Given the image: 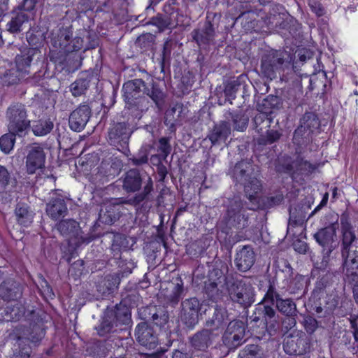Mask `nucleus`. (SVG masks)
Returning a JSON list of instances; mask_svg holds the SVG:
<instances>
[{"label": "nucleus", "mask_w": 358, "mask_h": 358, "mask_svg": "<svg viewBox=\"0 0 358 358\" xmlns=\"http://www.w3.org/2000/svg\"><path fill=\"white\" fill-rule=\"evenodd\" d=\"M249 203L244 201L240 196H234L229 199L225 213L220 221L226 228L235 229L239 232L234 236L236 241H240L243 234L241 231L250 225V214L248 210H255L260 206L259 198L251 200Z\"/></svg>", "instance_id": "f257e3e1"}, {"label": "nucleus", "mask_w": 358, "mask_h": 358, "mask_svg": "<svg viewBox=\"0 0 358 358\" xmlns=\"http://www.w3.org/2000/svg\"><path fill=\"white\" fill-rule=\"evenodd\" d=\"M258 173L259 167L251 160L245 159L238 162L231 167L228 174L236 185L239 184L243 187L245 196L254 200L259 198L262 191V183L257 178Z\"/></svg>", "instance_id": "f03ea898"}, {"label": "nucleus", "mask_w": 358, "mask_h": 358, "mask_svg": "<svg viewBox=\"0 0 358 358\" xmlns=\"http://www.w3.org/2000/svg\"><path fill=\"white\" fill-rule=\"evenodd\" d=\"M73 31L70 28H61L51 39L52 45L64 55V62L71 70H77L82 65L83 56L80 52L83 47V39L80 37L72 38Z\"/></svg>", "instance_id": "7ed1b4c3"}, {"label": "nucleus", "mask_w": 358, "mask_h": 358, "mask_svg": "<svg viewBox=\"0 0 358 358\" xmlns=\"http://www.w3.org/2000/svg\"><path fill=\"white\" fill-rule=\"evenodd\" d=\"M341 257L343 266L349 270H358V250H351L358 239V226L352 225L350 213L344 211L340 217Z\"/></svg>", "instance_id": "20e7f679"}, {"label": "nucleus", "mask_w": 358, "mask_h": 358, "mask_svg": "<svg viewBox=\"0 0 358 358\" xmlns=\"http://www.w3.org/2000/svg\"><path fill=\"white\" fill-rule=\"evenodd\" d=\"M145 81L142 78H135L125 82L122 85V96L125 108L130 111L134 119L139 120L144 113L148 111L151 103L144 95Z\"/></svg>", "instance_id": "39448f33"}, {"label": "nucleus", "mask_w": 358, "mask_h": 358, "mask_svg": "<svg viewBox=\"0 0 358 358\" xmlns=\"http://www.w3.org/2000/svg\"><path fill=\"white\" fill-rule=\"evenodd\" d=\"M285 55L286 53L280 50L265 51L261 57V76L270 80L280 77L289 65L285 59Z\"/></svg>", "instance_id": "423d86ee"}, {"label": "nucleus", "mask_w": 358, "mask_h": 358, "mask_svg": "<svg viewBox=\"0 0 358 358\" xmlns=\"http://www.w3.org/2000/svg\"><path fill=\"white\" fill-rule=\"evenodd\" d=\"M136 129V122H129V120L114 123L108 130V143L123 153L129 152L130 137Z\"/></svg>", "instance_id": "0eeeda50"}, {"label": "nucleus", "mask_w": 358, "mask_h": 358, "mask_svg": "<svg viewBox=\"0 0 358 358\" xmlns=\"http://www.w3.org/2000/svg\"><path fill=\"white\" fill-rule=\"evenodd\" d=\"M231 301L243 308H248L255 302V290L252 285L243 279L229 280L225 282Z\"/></svg>", "instance_id": "6e6552de"}, {"label": "nucleus", "mask_w": 358, "mask_h": 358, "mask_svg": "<svg viewBox=\"0 0 358 358\" xmlns=\"http://www.w3.org/2000/svg\"><path fill=\"white\" fill-rule=\"evenodd\" d=\"M6 117L8 129L17 133L19 137L25 136L31 126L25 105L21 103H12L6 110Z\"/></svg>", "instance_id": "1a4fd4ad"}, {"label": "nucleus", "mask_w": 358, "mask_h": 358, "mask_svg": "<svg viewBox=\"0 0 358 358\" xmlns=\"http://www.w3.org/2000/svg\"><path fill=\"white\" fill-rule=\"evenodd\" d=\"M310 206L306 203H298L292 205L289 208V220L287 225V234L293 236H302L306 229V222L310 219L307 217Z\"/></svg>", "instance_id": "9d476101"}, {"label": "nucleus", "mask_w": 358, "mask_h": 358, "mask_svg": "<svg viewBox=\"0 0 358 358\" xmlns=\"http://www.w3.org/2000/svg\"><path fill=\"white\" fill-rule=\"evenodd\" d=\"M245 325L240 320L230 321L223 333L221 341L228 352L234 351L245 342Z\"/></svg>", "instance_id": "9b49d317"}, {"label": "nucleus", "mask_w": 358, "mask_h": 358, "mask_svg": "<svg viewBox=\"0 0 358 358\" xmlns=\"http://www.w3.org/2000/svg\"><path fill=\"white\" fill-rule=\"evenodd\" d=\"M320 121L313 112L305 113L300 119L299 125L294 131L293 141L297 145L307 143L312 134L319 129Z\"/></svg>", "instance_id": "f8f14e48"}, {"label": "nucleus", "mask_w": 358, "mask_h": 358, "mask_svg": "<svg viewBox=\"0 0 358 358\" xmlns=\"http://www.w3.org/2000/svg\"><path fill=\"white\" fill-rule=\"evenodd\" d=\"M57 229L64 236L69 239V243L75 248L79 247L83 243H89L91 241L90 237L83 236L80 224L73 219L62 220L56 225Z\"/></svg>", "instance_id": "ddd939ff"}, {"label": "nucleus", "mask_w": 358, "mask_h": 358, "mask_svg": "<svg viewBox=\"0 0 358 358\" xmlns=\"http://www.w3.org/2000/svg\"><path fill=\"white\" fill-rule=\"evenodd\" d=\"M335 228H320L314 234L313 238L322 248L323 259L327 262L332 252L338 247Z\"/></svg>", "instance_id": "4468645a"}, {"label": "nucleus", "mask_w": 358, "mask_h": 358, "mask_svg": "<svg viewBox=\"0 0 358 358\" xmlns=\"http://www.w3.org/2000/svg\"><path fill=\"white\" fill-rule=\"evenodd\" d=\"M201 303L196 297H190L181 302L180 317L188 328L193 329L199 322V313Z\"/></svg>", "instance_id": "2eb2a0df"}, {"label": "nucleus", "mask_w": 358, "mask_h": 358, "mask_svg": "<svg viewBox=\"0 0 358 358\" xmlns=\"http://www.w3.org/2000/svg\"><path fill=\"white\" fill-rule=\"evenodd\" d=\"M120 200V198H116L104 203L101 206L98 222L111 225L117 221L123 214L124 210L123 204H127Z\"/></svg>", "instance_id": "dca6fc26"}, {"label": "nucleus", "mask_w": 358, "mask_h": 358, "mask_svg": "<svg viewBox=\"0 0 358 358\" xmlns=\"http://www.w3.org/2000/svg\"><path fill=\"white\" fill-rule=\"evenodd\" d=\"M139 317L145 322H151L157 327H163L169 320V312L162 306H148L138 309Z\"/></svg>", "instance_id": "f3484780"}, {"label": "nucleus", "mask_w": 358, "mask_h": 358, "mask_svg": "<svg viewBox=\"0 0 358 358\" xmlns=\"http://www.w3.org/2000/svg\"><path fill=\"white\" fill-rule=\"evenodd\" d=\"M227 280H229L221 269L217 268L212 269L208 273V280L204 282V291L208 297L213 301L220 299L222 294L219 286Z\"/></svg>", "instance_id": "a211bd4d"}, {"label": "nucleus", "mask_w": 358, "mask_h": 358, "mask_svg": "<svg viewBox=\"0 0 358 358\" xmlns=\"http://www.w3.org/2000/svg\"><path fill=\"white\" fill-rule=\"evenodd\" d=\"M206 315V329H210L213 332L222 329L228 321V313L225 308L220 306H210L204 310Z\"/></svg>", "instance_id": "6ab92c4d"}, {"label": "nucleus", "mask_w": 358, "mask_h": 358, "mask_svg": "<svg viewBox=\"0 0 358 358\" xmlns=\"http://www.w3.org/2000/svg\"><path fill=\"white\" fill-rule=\"evenodd\" d=\"M26 168L29 174H34L45 166V153L43 148L38 143L27 147Z\"/></svg>", "instance_id": "aec40b11"}, {"label": "nucleus", "mask_w": 358, "mask_h": 358, "mask_svg": "<svg viewBox=\"0 0 358 358\" xmlns=\"http://www.w3.org/2000/svg\"><path fill=\"white\" fill-rule=\"evenodd\" d=\"M310 343L305 335L292 334L287 336L283 341V349L289 355H303L309 351Z\"/></svg>", "instance_id": "412c9836"}, {"label": "nucleus", "mask_w": 358, "mask_h": 358, "mask_svg": "<svg viewBox=\"0 0 358 358\" xmlns=\"http://www.w3.org/2000/svg\"><path fill=\"white\" fill-rule=\"evenodd\" d=\"M135 337L141 345L149 350L155 349L159 344L157 334L146 322L137 324L135 329Z\"/></svg>", "instance_id": "4be33fe9"}, {"label": "nucleus", "mask_w": 358, "mask_h": 358, "mask_svg": "<svg viewBox=\"0 0 358 358\" xmlns=\"http://www.w3.org/2000/svg\"><path fill=\"white\" fill-rule=\"evenodd\" d=\"M217 337V334L210 329L203 328L189 336L188 341L193 351L210 350Z\"/></svg>", "instance_id": "5701e85b"}, {"label": "nucleus", "mask_w": 358, "mask_h": 358, "mask_svg": "<svg viewBox=\"0 0 358 358\" xmlns=\"http://www.w3.org/2000/svg\"><path fill=\"white\" fill-rule=\"evenodd\" d=\"M52 196L46 204L47 215L54 220L65 217L68 213V208L64 197L59 194L58 189H55Z\"/></svg>", "instance_id": "b1692460"}, {"label": "nucleus", "mask_w": 358, "mask_h": 358, "mask_svg": "<svg viewBox=\"0 0 358 358\" xmlns=\"http://www.w3.org/2000/svg\"><path fill=\"white\" fill-rule=\"evenodd\" d=\"M91 116V108L88 105H80L70 115L69 127L71 130L80 132L84 129Z\"/></svg>", "instance_id": "393cba45"}, {"label": "nucleus", "mask_w": 358, "mask_h": 358, "mask_svg": "<svg viewBox=\"0 0 358 358\" xmlns=\"http://www.w3.org/2000/svg\"><path fill=\"white\" fill-rule=\"evenodd\" d=\"M191 35L199 48H205L213 42L215 31L212 22L206 20L201 27L194 29Z\"/></svg>", "instance_id": "a878e982"}, {"label": "nucleus", "mask_w": 358, "mask_h": 358, "mask_svg": "<svg viewBox=\"0 0 358 358\" xmlns=\"http://www.w3.org/2000/svg\"><path fill=\"white\" fill-rule=\"evenodd\" d=\"M256 260V255L251 245H245L236 252L234 263L236 268L240 272L249 271L254 265Z\"/></svg>", "instance_id": "bb28decb"}, {"label": "nucleus", "mask_w": 358, "mask_h": 358, "mask_svg": "<svg viewBox=\"0 0 358 358\" xmlns=\"http://www.w3.org/2000/svg\"><path fill=\"white\" fill-rule=\"evenodd\" d=\"M22 296V287L21 285L9 278L3 280L0 285V299L4 301H15Z\"/></svg>", "instance_id": "cd10ccee"}, {"label": "nucleus", "mask_w": 358, "mask_h": 358, "mask_svg": "<svg viewBox=\"0 0 358 358\" xmlns=\"http://www.w3.org/2000/svg\"><path fill=\"white\" fill-rule=\"evenodd\" d=\"M146 75L147 80H150L148 83H145L144 95L148 99L150 98L157 108L161 109L165 103L166 94L159 83H156L150 75L148 73Z\"/></svg>", "instance_id": "c85d7f7f"}, {"label": "nucleus", "mask_w": 358, "mask_h": 358, "mask_svg": "<svg viewBox=\"0 0 358 358\" xmlns=\"http://www.w3.org/2000/svg\"><path fill=\"white\" fill-rule=\"evenodd\" d=\"M231 134L230 124L227 120L220 121L215 124L209 131L207 138L211 142L212 145H220L227 141Z\"/></svg>", "instance_id": "c756f323"}, {"label": "nucleus", "mask_w": 358, "mask_h": 358, "mask_svg": "<svg viewBox=\"0 0 358 358\" xmlns=\"http://www.w3.org/2000/svg\"><path fill=\"white\" fill-rule=\"evenodd\" d=\"M106 311L117 326L129 325L131 321L130 309L124 301H121L114 307L107 308Z\"/></svg>", "instance_id": "7c9ffc66"}, {"label": "nucleus", "mask_w": 358, "mask_h": 358, "mask_svg": "<svg viewBox=\"0 0 358 358\" xmlns=\"http://www.w3.org/2000/svg\"><path fill=\"white\" fill-rule=\"evenodd\" d=\"M143 179L137 168L128 170L122 179V188L127 193H134L141 189Z\"/></svg>", "instance_id": "2f4dec72"}, {"label": "nucleus", "mask_w": 358, "mask_h": 358, "mask_svg": "<svg viewBox=\"0 0 358 358\" xmlns=\"http://www.w3.org/2000/svg\"><path fill=\"white\" fill-rule=\"evenodd\" d=\"M188 112L187 108L181 102H173L165 113L164 123L171 127L185 118Z\"/></svg>", "instance_id": "473e14b6"}, {"label": "nucleus", "mask_w": 358, "mask_h": 358, "mask_svg": "<svg viewBox=\"0 0 358 358\" xmlns=\"http://www.w3.org/2000/svg\"><path fill=\"white\" fill-rule=\"evenodd\" d=\"M120 273L106 275L96 284V291L101 296H106L115 292L120 283Z\"/></svg>", "instance_id": "72a5a7b5"}, {"label": "nucleus", "mask_w": 358, "mask_h": 358, "mask_svg": "<svg viewBox=\"0 0 358 358\" xmlns=\"http://www.w3.org/2000/svg\"><path fill=\"white\" fill-rule=\"evenodd\" d=\"M41 52L36 48H29L27 52L15 57L16 67L24 75L29 73L31 63L35 56L40 55Z\"/></svg>", "instance_id": "f704fd0d"}, {"label": "nucleus", "mask_w": 358, "mask_h": 358, "mask_svg": "<svg viewBox=\"0 0 358 358\" xmlns=\"http://www.w3.org/2000/svg\"><path fill=\"white\" fill-rule=\"evenodd\" d=\"M29 18L27 14L23 12H17V10L14 8L10 20L6 24V30L12 34L20 33L24 24L28 22Z\"/></svg>", "instance_id": "c9c22d12"}, {"label": "nucleus", "mask_w": 358, "mask_h": 358, "mask_svg": "<svg viewBox=\"0 0 358 358\" xmlns=\"http://www.w3.org/2000/svg\"><path fill=\"white\" fill-rule=\"evenodd\" d=\"M224 117L227 121L231 120L234 129L238 131H244L248 125L249 117L242 110L235 111H227Z\"/></svg>", "instance_id": "e433bc0d"}, {"label": "nucleus", "mask_w": 358, "mask_h": 358, "mask_svg": "<svg viewBox=\"0 0 358 358\" xmlns=\"http://www.w3.org/2000/svg\"><path fill=\"white\" fill-rule=\"evenodd\" d=\"M169 286L168 289H170V292L167 291L164 295L167 303L175 306L180 301L185 291L182 280L180 278H177L176 282H170Z\"/></svg>", "instance_id": "4c0bfd02"}, {"label": "nucleus", "mask_w": 358, "mask_h": 358, "mask_svg": "<svg viewBox=\"0 0 358 358\" xmlns=\"http://www.w3.org/2000/svg\"><path fill=\"white\" fill-rule=\"evenodd\" d=\"M92 78L90 73H83L70 85V91L75 97L84 94L90 87Z\"/></svg>", "instance_id": "58836bf2"}, {"label": "nucleus", "mask_w": 358, "mask_h": 358, "mask_svg": "<svg viewBox=\"0 0 358 358\" xmlns=\"http://www.w3.org/2000/svg\"><path fill=\"white\" fill-rule=\"evenodd\" d=\"M15 215L19 224L28 227L33 222L34 213L27 204L19 203L15 207Z\"/></svg>", "instance_id": "ea45409f"}, {"label": "nucleus", "mask_w": 358, "mask_h": 358, "mask_svg": "<svg viewBox=\"0 0 358 358\" xmlns=\"http://www.w3.org/2000/svg\"><path fill=\"white\" fill-rule=\"evenodd\" d=\"M153 191V182L150 177H148L146 183L141 192L136 194L129 199L120 198V201L134 206H138L141 202L148 199V196Z\"/></svg>", "instance_id": "a19ab883"}, {"label": "nucleus", "mask_w": 358, "mask_h": 358, "mask_svg": "<svg viewBox=\"0 0 358 358\" xmlns=\"http://www.w3.org/2000/svg\"><path fill=\"white\" fill-rule=\"evenodd\" d=\"M303 90L301 87H290L283 92V103L288 108H297L302 104Z\"/></svg>", "instance_id": "79ce46f5"}, {"label": "nucleus", "mask_w": 358, "mask_h": 358, "mask_svg": "<svg viewBox=\"0 0 358 358\" xmlns=\"http://www.w3.org/2000/svg\"><path fill=\"white\" fill-rule=\"evenodd\" d=\"M152 148L153 146L151 144L145 143L142 145L138 152L132 155L131 157L129 158V162L131 165L135 166H141L148 164L149 155Z\"/></svg>", "instance_id": "37998d69"}, {"label": "nucleus", "mask_w": 358, "mask_h": 358, "mask_svg": "<svg viewBox=\"0 0 358 358\" xmlns=\"http://www.w3.org/2000/svg\"><path fill=\"white\" fill-rule=\"evenodd\" d=\"M147 24L157 27L159 32H163L166 29H172L177 27L171 22L170 17H166L162 13H157L155 16L151 17Z\"/></svg>", "instance_id": "c03bdc74"}, {"label": "nucleus", "mask_w": 358, "mask_h": 358, "mask_svg": "<svg viewBox=\"0 0 358 358\" xmlns=\"http://www.w3.org/2000/svg\"><path fill=\"white\" fill-rule=\"evenodd\" d=\"M255 129L260 134L268 129L271 127L272 119L266 113H258L253 118Z\"/></svg>", "instance_id": "a18cd8bd"}, {"label": "nucleus", "mask_w": 358, "mask_h": 358, "mask_svg": "<svg viewBox=\"0 0 358 358\" xmlns=\"http://www.w3.org/2000/svg\"><path fill=\"white\" fill-rule=\"evenodd\" d=\"M278 310L286 316H296L298 310L295 302L289 298H281L275 305Z\"/></svg>", "instance_id": "49530a36"}, {"label": "nucleus", "mask_w": 358, "mask_h": 358, "mask_svg": "<svg viewBox=\"0 0 358 358\" xmlns=\"http://www.w3.org/2000/svg\"><path fill=\"white\" fill-rule=\"evenodd\" d=\"M117 327L118 326L116 324L112 317L108 316V313L106 310L102 322L98 326V327H96V330L99 336H104L110 332L116 331V327Z\"/></svg>", "instance_id": "de8ad7c7"}, {"label": "nucleus", "mask_w": 358, "mask_h": 358, "mask_svg": "<svg viewBox=\"0 0 358 358\" xmlns=\"http://www.w3.org/2000/svg\"><path fill=\"white\" fill-rule=\"evenodd\" d=\"M24 77L25 76L20 70L15 67L5 71L1 77V80L3 85L10 86L18 83V82Z\"/></svg>", "instance_id": "09e8293b"}, {"label": "nucleus", "mask_w": 358, "mask_h": 358, "mask_svg": "<svg viewBox=\"0 0 358 358\" xmlns=\"http://www.w3.org/2000/svg\"><path fill=\"white\" fill-rule=\"evenodd\" d=\"M17 185V180L12 172L0 164V187L3 189L15 187Z\"/></svg>", "instance_id": "8fccbe9b"}, {"label": "nucleus", "mask_w": 358, "mask_h": 358, "mask_svg": "<svg viewBox=\"0 0 358 358\" xmlns=\"http://www.w3.org/2000/svg\"><path fill=\"white\" fill-rule=\"evenodd\" d=\"M264 352L261 346L248 344L238 353V358H263Z\"/></svg>", "instance_id": "3c124183"}, {"label": "nucleus", "mask_w": 358, "mask_h": 358, "mask_svg": "<svg viewBox=\"0 0 358 358\" xmlns=\"http://www.w3.org/2000/svg\"><path fill=\"white\" fill-rule=\"evenodd\" d=\"M257 138V141L259 145H271L278 142L282 137V134L279 130L268 129Z\"/></svg>", "instance_id": "603ef678"}, {"label": "nucleus", "mask_w": 358, "mask_h": 358, "mask_svg": "<svg viewBox=\"0 0 358 358\" xmlns=\"http://www.w3.org/2000/svg\"><path fill=\"white\" fill-rule=\"evenodd\" d=\"M334 275L331 272H326L317 278L313 292L315 293L324 292L327 288L330 287L334 281Z\"/></svg>", "instance_id": "864d4df0"}, {"label": "nucleus", "mask_w": 358, "mask_h": 358, "mask_svg": "<svg viewBox=\"0 0 358 358\" xmlns=\"http://www.w3.org/2000/svg\"><path fill=\"white\" fill-rule=\"evenodd\" d=\"M16 136H18L17 133H13V131L8 129V133L5 134L0 138V148L5 154L10 153L13 150Z\"/></svg>", "instance_id": "5fc2aeb1"}, {"label": "nucleus", "mask_w": 358, "mask_h": 358, "mask_svg": "<svg viewBox=\"0 0 358 358\" xmlns=\"http://www.w3.org/2000/svg\"><path fill=\"white\" fill-rule=\"evenodd\" d=\"M54 124L50 120H40L32 127L35 136H42L49 134L53 129Z\"/></svg>", "instance_id": "6e6d98bb"}, {"label": "nucleus", "mask_w": 358, "mask_h": 358, "mask_svg": "<svg viewBox=\"0 0 358 358\" xmlns=\"http://www.w3.org/2000/svg\"><path fill=\"white\" fill-rule=\"evenodd\" d=\"M27 40L30 48H36L39 50V47L43 44L44 41L43 34L41 31L31 29L27 32Z\"/></svg>", "instance_id": "4d7b16f0"}, {"label": "nucleus", "mask_w": 358, "mask_h": 358, "mask_svg": "<svg viewBox=\"0 0 358 358\" xmlns=\"http://www.w3.org/2000/svg\"><path fill=\"white\" fill-rule=\"evenodd\" d=\"M248 324L252 334H264V322L256 310L250 316Z\"/></svg>", "instance_id": "13d9d810"}, {"label": "nucleus", "mask_w": 358, "mask_h": 358, "mask_svg": "<svg viewBox=\"0 0 358 358\" xmlns=\"http://www.w3.org/2000/svg\"><path fill=\"white\" fill-rule=\"evenodd\" d=\"M159 146L158 150L160 152V155H151V159H157L158 160L162 158L165 160L168 155L171 151V146L169 143V138L166 137H162L159 140Z\"/></svg>", "instance_id": "bf43d9fd"}, {"label": "nucleus", "mask_w": 358, "mask_h": 358, "mask_svg": "<svg viewBox=\"0 0 358 358\" xmlns=\"http://www.w3.org/2000/svg\"><path fill=\"white\" fill-rule=\"evenodd\" d=\"M155 36L150 33L143 34L136 41V45L143 50H147L154 45Z\"/></svg>", "instance_id": "052dcab7"}, {"label": "nucleus", "mask_w": 358, "mask_h": 358, "mask_svg": "<svg viewBox=\"0 0 358 358\" xmlns=\"http://www.w3.org/2000/svg\"><path fill=\"white\" fill-rule=\"evenodd\" d=\"M31 353V346L23 341H20L10 358H30Z\"/></svg>", "instance_id": "680f3d73"}, {"label": "nucleus", "mask_w": 358, "mask_h": 358, "mask_svg": "<svg viewBox=\"0 0 358 358\" xmlns=\"http://www.w3.org/2000/svg\"><path fill=\"white\" fill-rule=\"evenodd\" d=\"M338 214L334 212H329L321 220L323 225L322 228H335V230H337L338 229Z\"/></svg>", "instance_id": "e2e57ef3"}, {"label": "nucleus", "mask_w": 358, "mask_h": 358, "mask_svg": "<svg viewBox=\"0 0 358 358\" xmlns=\"http://www.w3.org/2000/svg\"><path fill=\"white\" fill-rule=\"evenodd\" d=\"M317 164H313L307 160L302 159L296 161L295 167L296 168L297 176L299 174H309L313 173L317 168Z\"/></svg>", "instance_id": "0e129e2a"}, {"label": "nucleus", "mask_w": 358, "mask_h": 358, "mask_svg": "<svg viewBox=\"0 0 358 358\" xmlns=\"http://www.w3.org/2000/svg\"><path fill=\"white\" fill-rule=\"evenodd\" d=\"M257 315H259L263 322H266L268 320L272 319L278 315L275 310L270 306L259 304L258 307L255 308Z\"/></svg>", "instance_id": "69168bd1"}, {"label": "nucleus", "mask_w": 358, "mask_h": 358, "mask_svg": "<svg viewBox=\"0 0 358 358\" xmlns=\"http://www.w3.org/2000/svg\"><path fill=\"white\" fill-rule=\"evenodd\" d=\"M278 315H276L272 319L268 320L264 322V333L267 331L270 336L277 334L280 329V323L278 321Z\"/></svg>", "instance_id": "338daca9"}, {"label": "nucleus", "mask_w": 358, "mask_h": 358, "mask_svg": "<svg viewBox=\"0 0 358 358\" xmlns=\"http://www.w3.org/2000/svg\"><path fill=\"white\" fill-rule=\"evenodd\" d=\"M264 105L272 110H280L283 108V100L282 98L270 94L264 100Z\"/></svg>", "instance_id": "774afa93"}]
</instances>
